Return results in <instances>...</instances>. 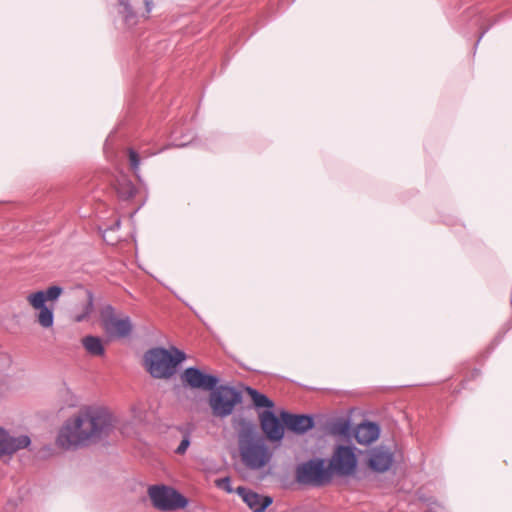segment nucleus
<instances>
[{
	"label": "nucleus",
	"mask_w": 512,
	"mask_h": 512,
	"mask_svg": "<svg viewBox=\"0 0 512 512\" xmlns=\"http://www.w3.org/2000/svg\"><path fill=\"white\" fill-rule=\"evenodd\" d=\"M120 420L102 407L87 406L68 418L60 428L56 444L71 450L116 437Z\"/></svg>",
	"instance_id": "nucleus-1"
},
{
	"label": "nucleus",
	"mask_w": 512,
	"mask_h": 512,
	"mask_svg": "<svg viewBox=\"0 0 512 512\" xmlns=\"http://www.w3.org/2000/svg\"><path fill=\"white\" fill-rule=\"evenodd\" d=\"M233 426L237 432L238 449L243 464L250 470L265 467L271 461L273 453L259 434L256 423L240 418L234 420Z\"/></svg>",
	"instance_id": "nucleus-2"
},
{
	"label": "nucleus",
	"mask_w": 512,
	"mask_h": 512,
	"mask_svg": "<svg viewBox=\"0 0 512 512\" xmlns=\"http://www.w3.org/2000/svg\"><path fill=\"white\" fill-rule=\"evenodd\" d=\"M186 359V354L173 347L171 351L163 347L151 348L144 354V365L148 373L156 379H168L176 372L177 366Z\"/></svg>",
	"instance_id": "nucleus-3"
},
{
	"label": "nucleus",
	"mask_w": 512,
	"mask_h": 512,
	"mask_svg": "<svg viewBox=\"0 0 512 512\" xmlns=\"http://www.w3.org/2000/svg\"><path fill=\"white\" fill-rule=\"evenodd\" d=\"M208 404L212 415L224 419L232 415L235 407L242 402V394L233 386L218 384L209 391Z\"/></svg>",
	"instance_id": "nucleus-4"
},
{
	"label": "nucleus",
	"mask_w": 512,
	"mask_h": 512,
	"mask_svg": "<svg viewBox=\"0 0 512 512\" xmlns=\"http://www.w3.org/2000/svg\"><path fill=\"white\" fill-rule=\"evenodd\" d=\"M102 329L110 338H127L133 331L130 316L119 313L111 304H104L99 310Z\"/></svg>",
	"instance_id": "nucleus-5"
},
{
	"label": "nucleus",
	"mask_w": 512,
	"mask_h": 512,
	"mask_svg": "<svg viewBox=\"0 0 512 512\" xmlns=\"http://www.w3.org/2000/svg\"><path fill=\"white\" fill-rule=\"evenodd\" d=\"M295 477L299 484L319 487L330 483L332 472L329 466L325 465L324 459L314 458L299 464Z\"/></svg>",
	"instance_id": "nucleus-6"
},
{
	"label": "nucleus",
	"mask_w": 512,
	"mask_h": 512,
	"mask_svg": "<svg viewBox=\"0 0 512 512\" xmlns=\"http://www.w3.org/2000/svg\"><path fill=\"white\" fill-rule=\"evenodd\" d=\"M148 495L153 506L160 511H176L188 505V499L167 485H151Z\"/></svg>",
	"instance_id": "nucleus-7"
},
{
	"label": "nucleus",
	"mask_w": 512,
	"mask_h": 512,
	"mask_svg": "<svg viewBox=\"0 0 512 512\" xmlns=\"http://www.w3.org/2000/svg\"><path fill=\"white\" fill-rule=\"evenodd\" d=\"M357 466V457L354 448L351 446H338L329 462V469L332 475H352Z\"/></svg>",
	"instance_id": "nucleus-8"
},
{
	"label": "nucleus",
	"mask_w": 512,
	"mask_h": 512,
	"mask_svg": "<svg viewBox=\"0 0 512 512\" xmlns=\"http://www.w3.org/2000/svg\"><path fill=\"white\" fill-rule=\"evenodd\" d=\"M182 382L193 389L210 391L219 383V378L206 374L197 367L186 368L181 375Z\"/></svg>",
	"instance_id": "nucleus-9"
},
{
	"label": "nucleus",
	"mask_w": 512,
	"mask_h": 512,
	"mask_svg": "<svg viewBox=\"0 0 512 512\" xmlns=\"http://www.w3.org/2000/svg\"><path fill=\"white\" fill-rule=\"evenodd\" d=\"M31 439L28 435L12 436L6 429L0 427V458L12 457L19 450L29 447Z\"/></svg>",
	"instance_id": "nucleus-10"
},
{
	"label": "nucleus",
	"mask_w": 512,
	"mask_h": 512,
	"mask_svg": "<svg viewBox=\"0 0 512 512\" xmlns=\"http://www.w3.org/2000/svg\"><path fill=\"white\" fill-rule=\"evenodd\" d=\"M261 429L271 442H280L284 437V423L272 410H265L259 415Z\"/></svg>",
	"instance_id": "nucleus-11"
},
{
	"label": "nucleus",
	"mask_w": 512,
	"mask_h": 512,
	"mask_svg": "<svg viewBox=\"0 0 512 512\" xmlns=\"http://www.w3.org/2000/svg\"><path fill=\"white\" fill-rule=\"evenodd\" d=\"M281 417L287 429L299 435L314 427V419L310 415L282 412Z\"/></svg>",
	"instance_id": "nucleus-12"
},
{
	"label": "nucleus",
	"mask_w": 512,
	"mask_h": 512,
	"mask_svg": "<svg viewBox=\"0 0 512 512\" xmlns=\"http://www.w3.org/2000/svg\"><path fill=\"white\" fill-rule=\"evenodd\" d=\"M236 493L253 512H264L273 501L271 497L260 495L243 486H239Z\"/></svg>",
	"instance_id": "nucleus-13"
},
{
	"label": "nucleus",
	"mask_w": 512,
	"mask_h": 512,
	"mask_svg": "<svg viewBox=\"0 0 512 512\" xmlns=\"http://www.w3.org/2000/svg\"><path fill=\"white\" fill-rule=\"evenodd\" d=\"M393 461V452L384 446L372 449L369 454V466L376 472H386L392 466Z\"/></svg>",
	"instance_id": "nucleus-14"
},
{
	"label": "nucleus",
	"mask_w": 512,
	"mask_h": 512,
	"mask_svg": "<svg viewBox=\"0 0 512 512\" xmlns=\"http://www.w3.org/2000/svg\"><path fill=\"white\" fill-rule=\"evenodd\" d=\"M29 305L36 311V322L43 329H49L54 325V311L53 308L49 307L47 304L42 302V296L32 299L30 297H26Z\"/></svg>",
	"instance_id": "nucleus-15"
},
{
	"label": "nucleus",
	"mask_w": 512,
	"mask_h": 512,
	"mask_svg": "<svg viewBox=\"0 0 512 512\" xmlns=\"http://www.w3.org/2000/svg\"><path fill=\"white\" fill-rule=\"evenodd\" d=\"M380 434V427L374 422H363L354 430L356 441L360 445H369L374 442Z\"/></svg>",
	"instance_id": "nucleus-16"
},
{
	"label": "nucleus",
	"mask_w": 512,
	"mask_h": 512,
	"mask_svg": "<svg viewBox=\"0 0 512 512\" xmlns=\"http://www.w3.org/2000/svg\"><path fill=\"white\" fill-rule=\"evenodd\" d=\"M81 343L86 352L91 356H103L105 354L103 341L98 336L87 335L82 338Z\"/></svg>",
	"instance_id": "nucleus-17"
},
{
	"label": "nucleus",
	"mask_w": 512,
	"mask_h": 512,
	"mask_svg": "<svg viewBox=\"0 0 512 512\" xmlns=\"http://www.w3.org/2000/svg\"><path fill=\"white\" fill-rule=\"evenodd\" d=\"M85 293L86 301L78 306L79 312L74 315V321L77 323L88 320L94 311V294L91 290H86Z\"/></svg>",
	"instance_id": "nucleus-18"
},
{
	"label": "nucleus",
	"mask_w": 512,
	"mask_h": 512,
	"mask_svg": "<svg viewBox=\"0 0 512 512\" xmlns=\"http://www.w3.org/2000/svg\"><path fill=\"white\" fill-rule=\"evenodd\" d=\"M136 191L135 185L126 175H121L117 179L116 192L120 199L129 200L134 197Z\"/></svg>",
	"instance_id": "nucleus-19"
},
{
	"label": "nucleus",
	"mask_w": 512,
	"mask_h": 512,
	"mask_svg": "<svg viewBox=\"0 0 512 512\" xmlns=\"http://www.w3.org/2000/svg\"><path fill=\"white\" fill-rule=\"evenodd\" d=\"M62 293V287L53 285L48 287L46 290H38L36 292L30 293L27 297H30L35 300V298L42 296V302L46 304L47 302L57 301Z\"/></svg>",
	"instance_id": "nucleus-20"
},
{
	"label": "nucleus",
	"mask_w": 512,
	"mask_h": 512,
	"mask_svg": "<svg viewBox=\"0 0 512 512\" xmlns=\"http://www.w3.org/2000/svg\"><path fill=\"white\" fill-rule=\"evenodd\" d=\"M247 393L256 408H267L271 410L274 407V402L265 394L260 393L258 390L247 387Z\"/></svg>",
	"instance_id": "nucleus-21"
},
{
	"label": "nucleus",
	"mask_w": 512,
	"mask_h": 512,
	"mask_svg": "<svg viewBox=\"0 0 512 512\" xmlns=\"http://www.w3.org/2000/svg\"><path fill=\"white\" fill-rule=\"evenodd\" d=\"M330 432L333 435L349 437L351 434V423L347 418H338L331 422Z\"/></svg>",
	"instance_id": "nucleus-22"
},
{
	"label": "nucleus",
	"mask_w": 512,
	"mask_h": 512,
	"mask_svg": "<svg viewBox=\"0 0 512 512\" xmlns=\"http://www.w3.org/2000/svg\"><path fill=\"white\" fill-rule=\"evenodd\" d=\"M119 5L121 6V10L119 11L124 18V22L128 26H133L137 23V15L132 9L128 0H119Z\"/></svg>",
	"instance_id": "nucleus-23"
},
{
	"label": "nucleus",
	"mask_w": 512,
	"mask_h": 512,
	"mask_svg": "<svg viewBox=\"0 0 512 512\" xmlns=\"http://www.w3.org/2000/svg\"><path fill=\"white\" fill-rule=\"evenodd\" d=\"M129 164L130 168L134 172L137 178H140L139 169H140V156L139 154L132 148L128 150Z\"/></svg>",
	"instance_id": "nucleus-24"
},
{
	"label": "nucleus",
	"mask_w": 512,
	"mask_h": 512,
	"mask_svg": "<svg viewBox=\"0 0 512 512\" xmlns=\"http://www.w3.org/2000/svg\"><path fill=\"white\" fill-rule=\"evenodd\" d=\"M215 484L219 489H222V490L226 491L227 493L233 492L230 477H223V478L217 479L215 481Z\"/></svg>",
	"instance_id": "nucleus-25"
},
{
	"label": "nucleus",
	"mask_w": 512,
	"mask_h": 512,
	"mask_svg": "<svg viewBox=\"0 0 512 512\" xmlns=\"http://www.w3.org/2000/svg\"><path fill=\"white\" fill-rule=\"evenodd\" d=\"M190 446V436L189 435H185L183 437V439L181 440L180 444L178 445V447L176 448L175 452L177 454H184L188 447Z\"/></svg>",
	"instance_id": "nucleus-26"
},
{
	"label": "nucleus",
	"mask_w": 512,
	"mask_h": 512,
	"mask_svg": "<svg viewBox=\"0 0 512 512\" xmlns=\"http://www.w3.org/2000/svg\"><path fill=\"white\" fill-rule=\"evenodd\" d=\"M144 4L146 7V12L150 13L153 8V1L152 0H144Z\"/></svg>",
	"instance_id": "nucleus-27"
},
{
	"label": "nucleus",
	"mask_w": 512,
	"mask_h": 512,
	"mask_svg": "<svg viewBox=\"0 0 512 512\" xmlns=\"http://www.w3.org/2000/svg\"><path fill=\"white\" fill-rule=\"evenodd\" d=\"M139 211V208H136L132 213L131 216H134Z\"/></svg>",
	"instance_id": "nucleus-28"
},
{
	"label": "nucleus",
	"mask_w": 512,
	"mask_h": 512,
	"mask_svg": "<svg viewBox=\"0 0 512 512\" xmlns=\"http://www.w3.org/2000/svg\"><path fill=\"white\" fill-rule=\"evenodd\" d=\"M139 211V208H136L132 213L131 216H134Z\"/></svg>",
	"instance_id": "nucleus-29"
},
{
	"label": "nucleus",
	"mask_w": 512,
	"mask_h": 512,
	"mask_svg": "<svg viewBox=\"0 0 512 512\" xmlns=\"http://www.w3.org/2000/svg\"><path fill=\"white\" fill-rule=\"evenodd\" d=\"M139 211V208H136L132 213L131 216H134Z\"/></svg>",
	"instance_id": "nucleus-30"
},
{
	"label": "nucleus",
	"mask_w": 512,
	"mask_h": 512,
	"mask_svg": "<svg viewBox=\"0 0 512 512\" xmlns=\"http://www.w3.org/2000/svg\"><path fill=\"white\" fill-rule=\"evenodd\" d=\"M139 211V208H136L132 213L131 216H134Z\"/></svg>",
	"instance_id": "nucleus-31"
},
{
	"label": "nucleus",
	"mask_w": 512,
	"mask_h": 512,
	"mask_svg": "<svg viewBox=\"0 0 512 512\" xmlns=\"http://www.w3.org/2000/svg\"><path fill=\"white\" fill-rule=\"evenodd\" d=\"M139 211V208H136L132 213L131 216H134Z\"/></svg>",
	"instance_id": "nucleus-32"
},
{
	"label": "nucleus",
	"mask_w": 512,
	"mask_h": 512,
	"mask_svg": "<svg viewBox=\"0 0 512 512\" xmlns=\"http://www.w3.org/2000/svg\"><path fill=\"white\" fill-rule=\"evenodd\" d=\"M139 211V208H136L132 213L131 216H134Z\"/></svg>",
	"instance_id": "nucleus-33"
},
{
	"label": "nucleus",
	"mask_w": 512,
	"mask_h": 512,
	"mask_svg": "<svg viewBox=\"0 0 512 512\" xmlns=\"http://www.w3.org/2000/svg\"><path fill=\"white\" fill-rule=\"evenodd\" d=\"M485 32H486V31H483V32L481 33V35H480V37H479V39H478L477 43H478V42L480 41V39L484 36Z\"/></svg>",
	"instance_id": "nucleus-34"
}]
</instances>
